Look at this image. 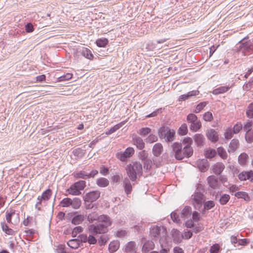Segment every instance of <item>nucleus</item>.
Listing matches in <instances>:
<instances>
[{
    "label": "nucleus",
    "instance_id": "obj_45",
    "mask_svg": "<svg viewBox=\"0 0 253 253\" xmlns=\"http://www.w3.org/2000/svg\"><path fill=\"white\" fill-rule=\"evenodd\" d=\"M230 199V196L228 194H224L220 196L219 199L220 204L222 205H226Z\"/></svg>",
    "mask_w": 253,
    "mask_h": 253
},
{
    "label": "nucleus",
    "instance_id": "obj_2",
    "mask_svg": "<svg viewBox=\"0 0 253 253\" xmlns=\"http://www.w3.org/2000/svg\"><path fill=\"white\" fill-rule=\"evenodd\" d=\"M248 37L242 39L238 43V46L236 47V51L241 52L244 56L253 57V39L248 40Z\"/></svg>",
    "mask_w": 253,
    "mask_h": 253
},
{
    "label": "nucleus",
    "instance_id": "obj_54",
    "mask_svg": "<svg viewBox=\"0 0 253 253\" xmlns=\"http://www.w3.org/2000/svg\"><path fill=\"white\" fill-rule=\"evenodd\" d=\"M205 210H210L211 209L213 208L215 204L213 201L209 200L207 202H205L203 204Z\"/></svg>",
    "mask_w": 253,
    "mask_h": 253
},
{
    "label": "nucleus",
    "instance_id": "obj_5",
    "mask_svg": "<svg viewBox=\"0 0 253 253\" xmlns=\"http://www.w3.org/2000/svg\"><path fill=\"white\" fill-rule=\"evenodd\" d=\"M171 147L174 158L177 160H182L185 158H189L192 156L191 154L188 155V154L185 152L186 149H183L181 143L178 142H174L171 144Z\"/></svg>",
    "mask_w": 253,
    "mask_h": 253
},
{
    "label": "nucleus",
    "instance_id": "obj_46",
    "mask_svg": "<svg viewBox=\"0 0 253 253\" xmlns=\"http://www.w3.org/2000/svg\"><path fill=\"white\" fill-rule=\"evenodd\" d=\"M188 132L187 125L183 123L178 129V133L180 135H185Z\"/></svg>",
    "mask_w": 253,
    "mask_h": 253
},
{
    "label": "nucleus",
    "instance_id": "obj_58",
    "mask_svg": "<svg viewBox=\"0 0 253 253\" xmlns=\"http://www.w3.org/2000/svg\"><path fill=\"white\" fill-rule=\"evenodd\" d=\"M220 247L218 244H213L210 247V253H218L220 251Z\"/></svg>",
    "mask_w": 253,
    "mask_h": 253
},
{
    "label": "nucleus",
    "instance_id": "obj_44",
    "mask_svg": "<svg viewBox=\"0 0 253 253\" xmlns=\"http://www.w3.org/2000/svg\"><path fill=\"white\" fill-rule=\"evenodd\" d=\"M123 125H124V123H121L118 124L112 127L110 129H108L105 132V134L106 135H110V134L114 133L116 130H117L120 128H121L123 126Z\"/></svg>",
    "mask_w": 253,
    "mask_h": 253
},
{
    "label": "nucleus",
    "instance_id": "obj_50",
    "mask_svg": "<svg viewBox=\"0 0 253 253\" xmlns=\"http://www.w3.org/2000/svg\"><path fill=\"white\" fill-rule=\"evenodd\" d=\"M247 116L250 119L253 118V102L250 103L246 110Z\"/></svg>",
    "mask_w": 253,
    "mask_h": 253
},
{
    "label": "nucleus",
    "instance_id": "obj_22",
    "mask_svg": "<svg viewBox=\"0 0 253 253\" xmlns=\"http://www.w3.org/2000/svg\"><path fill=\"white\" fill-rule=\"evenodd\" d=\"M192 208L190 206H185L180 212V218L185 220L191 216Z\"/></svg>",
    "mask_w": 253,
    "mask_h": 253
},
{
    "label": "nucleus",
    "instance_id": "obj_62",
    "mask_svg": "<svg viewBox=\"0 0 253 253\" xmlns=\"http://www.w3.org/2000/svg\"><path fill=\"white\" fill-rule=\"evenodd\" d=\"M68 246L72 248H77L78 247V240L76 239H71L67 243Z\"/></svg>",
    "mask_w": 253,
    "mask_h": 253
},
{
    "label": "nucleus",
    "instance_id": "obj_40",
    "mask_svg": "<svg viewBox=\"0 0 253 253\" xmlns=\"http://www.w3.org/2000/svg\"><path fill=\"white\" fill-rule=\"evenodd\" d=\"M109 40L107 38H100L98 39L95 43L97 46L100 47H105L108 44Z\"/></svg>",
    "mask_w": 253,
    "mask_h": 253
},
{
    "label": "nucleus",
    "instance_id": "obj_47",
    "mask_svg": "<svg viewBox=\"0 0 253 253\" xmlns=\"http://www.w3.org/2000/svg\"><path fill=\"white\" fill-rule=\"evenodd\" d=\"M170 217L174 222L177 224H180L181 223L179 217V214H178L176 211H174L170 213Z\"/></svg>",
    "mask_w": 253,
    "mask_h": 253
},
{
    "label": "nucleus",
    "instance_id": "obj_29",
    "mask_svg": "<svg viewBox=\"0 0 253 253\" xmlns=\"http://www.w3.org/2000/svg\"><path fill=\"white\" fill-rule=\"evenodd\" d=\"M1 227L3 232L9 235H14L15 232L10 228L5 221L1 222L0 223Z\"/></svg>",
    "mask_w": 253,
    "mask_h": 253
},
{
    "label": "nucleus",
    "instance_id": "obj_21",
    "mask_svg": "<svg viewBox=\"0 0 253 253\" xmlns=\"http://www.w3.org/2000/svg\"><path fill=\"white\" fill-rule=\"evenodd\" d=\"M225 169L224 165L220 162L216 163L212 166L213 172L217 175H220Z\"/></svg>",
    "mask_w": 253,
    "mask_h": 253
},
{
    "label": "nucleus",
    "instance_id": "obj_6",
    "mask_svg": "<svg viewBox=\"0 0 253 253\" xmlns=\"http://www.w3.org/2000/svg\"><path fill=\"white\" fill-rule=\"evenodd\" d=\"M86 186V182L83 180H79L72 184L70 187L66 189L67 194H64V196L72 195L74 196L81 194V191L83 190Z\"/></svg>",
    "mask_w": 253,
    "mask_h": 253
},
{
    "label": "nucleus",
    "instance_id": "obj_7",
    "mask_svg": "<svg viewBox=\"0 0 253 253\" xmlns=\"http://www.w3.org/2000/svg\"><path fill=\"white\" fill-rule=\"evenodd\" d=\"M65 218L69 221H71L73 224L77 225L84 221V216L83 214H79L76 211H72L68 213L66 215L64 212V219Z\"/></svg>",
    "mask_w": 253,
    "mask_h": 253
},
{
    "label": "nucleus",
    "instance_id": "obj_20",
    "mask_svg": "<svg viewBox=\"0 0 253 253\" xmlns=\"http://www.w3.org/2000/svg\"><path fill=\"white\" fill-rule=\"evenodd\" d=\"M161 227L157 225L152 226L150 229V233L154 240H157L161 233Z\"/></svg>",
    "mask_w": 253,
    "mask_h": 253
},
{
    "label": "nucleus",
    "instance_id": "obj_51",
    "mask_svg": "<svg viewBox=\"0 0 253 253\" xmlns=\"http://www.w3.org/2000/svg\"><path fill=\"white\" fill-rule=\"evenodd\" d=\"M187 121L188 123L192 124L198 120L197 116L193 113H190L187 116Z\"/></svg>",
    "mask_w": 253,
    "mask_h": 253
},
{
    "label": "nucleus",
    "instance_id": "obj_61",
    "mask_svg": "<svg viewBox=\"0 0 253 253\" xmlns=\"http://www.w3.org/2000/svg\"><path fill=\"white\" fill-rule=\"evenodd\" d=\"M54 246L56 247L55 251L56 253H63V245L62 244L55 243Z\"/></svg>",
    "mask_w": 253,
    "mask_h": 253
},
{
    "label": "nucleus",
    "instance_id": "obj_13",
    "mask_svg": "<svg viewBox=\"0 0 253 253\" xmlns=\"http://www.w3.org/2000/svg\"><path fill=\"white\" fill-rule=\"evenodd\" d=\"M100 192L98 190H93L86 193L84 196V202H94L100 196Z\"/></svg>",
    "mask_w": 253,
    "mask_h": 253
},
{
    "label": "nucleus",
    "instance_id": "obj_48",
    "mask_svg": "<svg viewBox=\"0 0 253 253\" xmlns=\"http://www.w3.org/2000/svg\"><path fill=\"white\" fill-rule=\"evenodd\" d=\"M36 25H34L33 23L28 22L25 24V30L27 33H32L35 29Z\"/></svg>",
    "mask_w": 253,
    "mask_h": 253
},
{
    "label": "nucleus",
    "instance_id": "obj_32",
    "mask_svg": "<svg viewBox=\"0 0 253 253\" xmlns=\"http://www.w3.org/2000/svg\"><path fill=\"white\" fill-rule=\"evenodd\" d=\"M136 250V244L133 241L129 242L126 246L125 252L126 253H135Z\"/></svg>",
    "mask_w": 253,
    "mask_h": 253
},
{
    "label": "nucleus",
    "instance_id": "obj_18",
    "mask_svg": "<svg viewBox=\"0 0 253 253\" xmlns=\"http://www.w3.org/2000/svg\"><path fill=\"white\" fill-rule=\"evenodd\" d=\"M206 136L212 142L215 143L218 141L219 137L217 132L214 129L211 128L207 130L206 132Z\"/></svg>",
    "mask_w": 253,
    "mask_h": 253
},
{
    "label": "nucleus",
    "instance_id": "obj_30",
    "mask_svg": "<svg viewBox=\"0 0 253 253\" xmlns=\"http://www.w3.org/2000/svg\"><path fill=\"white\" fill-rule=\"evenodd\" d=\"M133 144L139 150H142L145 147V143L143 139L138 136H135L132 138Z\"/></svg>",
    "mask_w": 253,
    "mask_h": 253
},
{
    "label": "nucleus",
    "instance_id": "obj_25",
    "mask_svg": "<svg viewBox=\"0 0 253 253\" xmlns=\"http://www.w3.org/2000/svg\"><path fill=\"white\" fill-rule=\"evenodd\" d=\"M198 167L202 172L206 171L209 167V163L206 159H202L198 162Z\"/></svg>",
    "mask_w": 253,
    "mask_h": 253
},
{
    "label": "nucleus",
    "instance_id": "obj_19",
    "mask_svg": "<svg viewBox=\"0 0 253 253\" xmlns=\"http://www.w3.org/2000/svg\"><path fill=\"white\" fill-rule=\"evenodd\" d=\"M207 181L210 187L212 189H217L219 186L218 178L214 175H210L207 178Z\"/></svg>",
    "mask_w": 253,
    "mask_h": 253
},
{
    "label": "nucleus",
    "instance_id": "obj_39",
    "mask_svg": "<svg viewBox=\"0 0 253 253\" xmlns=\"http://www.w3.org/2000/svg\"><path fill=\"white\" fill-rule=\"evenodd\" d=\"M74 177L76 178L88 179V172L85 170H81L74 173Z\"/></svg>",
    "mask_w": 253,
    "mask_h": 253
},
{
    "label": "nucleus",
    "instance_id": "obj_41",
    "mask_svg": "<svg viewBox=\"0 0 253 253\" xmlns=\"http://www.w3.org/2000/svg\"><path fill=\"white\" fill-rule=\"evenodd\" d=\"M218 156L223 160L227 158L228 155L226 150L223 147H219L216 150Z\"/></svg>",
    "mask_w": 253,
    "mask_h": 253
},
{
    "label": "nucleus",
    "instance_id": "obj_17",
    "mask_svg": "<svg viewBox=\"0 0 253 253\" xmlns=\"http://www.w3.org/2000/svg\"><path fill=\"white\" fill-rule=\"evenodd\" d=\"M75 115L74 113H69L64 114V127H70L75 123Z\"/></svg>",
    "mask_w": 253,
    "mask_h": 253
},
{
    "label": "nucleus",
    "instance_id": "obj_55",
    "mask_svg": "<svg viewBox=\"0 0 253 253\" xmlns=\"http://www.w3.org/2000/svg\"><path fill=\"white\" fill-rule=\"evenodd\" d=\"M143 163V168L146 169V170H149L151 169L152 166V161L150 159H147L142 162Z\"/></svg>",
    "mask_w": 253,
    "mask_h": 253
},
{
    "label": "nucleus",
    "instance_id": "obj_38",
    "mask_svg": "<svg viewBox=\"0 0 253 253\" xmlns=\"http://www.w3.org/2000/svg\"><path fill=\"white\" fill-rule=\"evenodd\" d=\"M189 127L190 130L193 132L199 130L202 127V124L200 120H198L195 122L191 124Z\"/></svg>",
    "mask_w": 253,
    "mask_h": 253
},
{
    "label": "nucleus",
    "instance_id": "obj_59",
    "mask_svg": "<svg viewBox=\"0 0 253 253\" xmlns=\"http://www.w3.org/2000/svg\"><path fill=\"white\" fill-rule=\"evenodd\" d=\"M203 119L206 122H211L213 120V116L212 113L208 111L203 115Z\"/></svg>",
    "mask_w": 253,
    "mask_h": 253
},
{
    "label": "nucleus",
    "instance_id": "obj_26",
    "mask_svg": "<svg viewBox=\"0 0 253 253\" xmlns=\"http://www.w3.org/2000/svg\"><path fill=\"white\" fill-rule=\"evenodd\" d=\"M193 138L198 147H201L204 145L205 138L203 134L197 133L194 135Z\"/></svg>",
    "mask_w": 253,
    "mask_h": 253
},
{
    "label": "nucleus",
    "instance_id": "obj_42",
    "mask_svg": "<svg viewBox=\"0 0 253 253\" xmlns=\"http://www.w3.org/2000/svg\"><path fill=\"white\" fill-rule=\"evenodd\" d=\"M248 158H249V156L246 153H241L238 157L239 163L241 165H245Z\"/></svg>",
    "mask_w": 253,
    "mask_h": 253
},
{
    "label": "nucleus",
    "instance_id": "obj_49",
    "mask_svg": "<svg viewBox=\"0 0 253 253\" xmlns=\"http://www.w3.org/2000/svg\"><path fill=\"white\" fill-rule=\"evenodd\" d=\"M141 150L138 153V158L143 162L148 159V154L145 150Z\"/></svg>",
    "mask_w": 253,
    "mask_h": 253
},
{
    "label": "nucleus",
    "instance_id": "obj_12",
    "mask_svg": "<svg viewBox=\"0 0 253 253\" xmlns=\"http://www.w3.org/2000/svg\"><path fill=\"white\" fill-rule=\"evenodd\" d=\"M134 153V149L131 147L127 148L124 152H118L116 154V157L122 162L127 161Z\"/></svg>",
    "mask_w": 253,
    "mask_h": 253
},
{
    "label": "nucleus",
    "instance_id": "obj_56",
    "mask_svg": "<svg viewBox=\"0 0 253 253\" xmlns=\"http://www.w3.org/2000/svg\"><path fill=\"white\" fill-rule=\"evenodd\" d=\"M118 243L116 242H111L109 245V250L111 253H114L118 249Z\"/></svg>",
    "mask_w": 253,
    "mask_h": 253
},
{
    "label": "nucleus",
    "instance_id": "obj_11",
    "mask_svg": "<svg viewBox=\"0 0 253 253\" xmlns=\"http://www.w3.org/2000/svg\"><path fill=\"white\" fill-rule=\"evenodd\" d=\"M196 223L195 221L190 217L189 219L185 222L184 225L187 228H192L193 232L195 234H197L204 230V226L203 224L201 223H198L197 224Z\"/></svg>",
    "mask_w": 253,
    "mask_h": 253
},
{
    "label": "nucleus",
    "instance_id": "obj_57",
    "mask_svg": "<svg viewBox=\"0 0 253 253\" xmlns=\"http://www.w3.org/2000/svg\"><path fill=\"white\" fill-rule=\"evenodd\" d=\"M151 129L147 127H142L139 129V134L142 136H145L150 133Z\"/></svg>",
    "mask_w": 253,
    "mask_h": 253
},
{
    "label": "nucleus",
    "instance_id": "obj_14",
    "mask_svg": "<svg viewBox=\"0 0 253 253\" xmlns=\"http://www.w3.org/2000/svg\"><path fill=\"white\" fill-rule=\"evenodd\" d=\"M193 139L190 137H185L182 140V145L183 144L184 145L183 149H186L185 152L188 154V155L190 154L192 155L193 154V149L191 147Z\"/></svg>",
    "mask_w": 253,
    "mask_h": 253
},
{
    "label": "nucleus",
    "instance_id": "obj_27",
    "mask_svg": "<svg viewBox=\"0 0 253 253\" xmlns=\"http://www.w3.org/2000/svg\"><path fill=\"white\" fill-rule=\"evenodd\" d=\"M199 93V91L198 90H192L188 92L187 93L185 94L181 95L178 98L179 101H183L190 97L196 96Z\"/></svg>",
    "mask_w": 253,
    "mask_h": 253
},
{
    "label": "nucleus",
    "instance_id": "obj_15",
    "mask_svg": "<svg viewBox=\"0 0 253 253\" xmlns=\"http://www.w3.org/2000/svg\"><path fill=\"white\" fill-rule=\"evenodd\" d=\"M24 232L26 233L27 238L25 239L29 242L35 241L38 239V232L34 229L25 228Z\"/></svg>",
    "mask_w": 253,
    "mask_h": 253
},
{
    "label": "nucleus",
    "instance_id": "obj_53",
    "mask_svg": "<svg viewBox=\"0 0 253 253\" xmlns=\"http://www.w3.org/2000/svg\"><path fill=\"white\" fill-rule=\"evenodd\" d=\"M243 125L241 122H237L234 126L232 129V131L234 133V134H237L239 133L241 130L243 128Z\"/></svg>",
    "mask_w": 253,
    "mask_h": 253
},
{
    "label": "nucleus",
    "instance_id": "obj_8",
    "mask_svg": "<svg viewBox=\"0 0 253 253\" xmlns=\"http://www.w3.org/2000/svg\"><path fill=\"white\" fill-rule=\"evenodd\" d=\"M5 218L7 222L14 225H17L20 222L19 213H16V211L10 209L5 212Z\"/></svg>",
    "mask_w": 253,
    "mask_h": 253
},
{
    "label": "nucleus",
    "instance_id": "obj_4",
    "mask_svg": "<svg viewBox=\"0 0 253 253\" xmlns=\"http://www.w3.org/2000/svg\"><path fill=\"white\" fill-rule=\"evenodd\" d=\"M158 135L166 142H171L175 139V131L168 126H163L158 129Z\"/></svg>",
    "mask_w": 253,
    "mask_h": 253
},
{
    "label": "nucleus",
    "instance_id": "obj_63",
    "mask_svg": "<svg viewBox=\"0 0 253 253\" xmlns=\"http://www.w3.org/2000/svg\"><path fill=\"white\" fill-rule=\"evenodd\" d=\"M193 230H188L187 231H184V233L182 235V238L186 240L190 239L193 236Z\"/></svg>",
    "mask_w": 253,
    "mask_h": 253
},
{
    "label": "nucleus",
    "instance_id": "obj_37",
    "mask_svg": "<svg viewBox=\"0 0 253 253\" xmlns=\"http://www.w3.org/2000/svg\"><path fill=\"white\" fill-rule=\"evenodd\" d=\"M230 87L229 86H220L217 88H215L212 91V94L214 95H218L221 93H223L227 91Z\"/></svg>",
    "mask_w": 253,
    "mask_h": 253
},
{
    "label": "nucleus",
    "instance_id": "obj_34",
    "mask_svg": "<svg viewBox=\"0 0 253 253\" xmlns=\"http://www.w3.org/2000/svg\"><path fill=\"white\" fill-rule=\"evenodd\" d=\"M81 52V54L83 56L89 60H91L94 58V55L92 53L91 50L86 47H83Z\"/></svg>",
    "mask_w": 253,
    "mask_h": 253
},
{
    "label": "nucleus",
    "instance_id": "obj_9",
    "mask_svg": "<svg viewBox=\"0 0 253 253\" xmlns=\"http://www.w3.org/2000/svg\"><path fill=\"white\" fill-rule=\"evenodd\" d=\"M204 194L201 192H195L192 196V202L196 210H200L204 202Z\"/></svg>",
    "mask_w": 253,
    "mask_h": 253
},
{
    "label": "nucleus",
    "instance_id": "obj_3",
    "mask_svg": "<svg viewBox=\"0 0 253 253\" xmlns=\"http://www.w3.org/2000/svg\"><path fill=\"white\" fill-rule=\"evenodd\" d=\"M126 169L127 175L132 182L135 181L137 176H141L143 172L142 166L138 162H131L126 166Z\"/></svg>",
    "mask_w": 253,
    "mask_h": 253
},
{
    "label": "nucleus",
    "instance_id": "obj_36",
    "mask_svg": "<svg viewBox=\"0 0 253 253\" xmlns=\"http://www.w3.org/2000/svg\"><path fill=\"white\" fill-rule=\"evenodd\" d=\"M96 184L101 187H106L109 184V180L104 177H100L96 180Z\"/></svg>",
    "mask_w": 253,
    "mask_h": 253
},
{
    "label": "nucleus",
    "instance_id": "obj_1",
    "mask_svg": "<svg viewBox=\"0 0 253 253\" xmlns=\"http://www.w3.org/2000/svg\"><path fill=\"white\" fill-rule=\"evenodd\" d=\"M87 220L89 222H93L95 220L99 222L96 225L91 224L88 226L89 231L94 234L106 233L108 231V227L112 224V221L108 215H98L96 212L89 213L87 216Z\"/></svg>",
    "mask_w": 253,
    "mask_h": 253
},
{
    "label": "nucleus",
    "instance_id": "obj_52",
    "mask_svg": "<svg viewBox=\"0 0 253 253\" xmlns=\"http://www.w3.org/2000/svg\"><path fill=\"white\" fill-rule=\"evenodd\" d=\"M245 139L248 143H251L253 142V130L246 131Z\"/></svg>",
    "mask_w": 253,
    "mask_h": 253
},
{
    "label": "nucleus",
    "instance_id": "obj_28",
    "mask_svg": "<svg viewBox=\"0 0 253 253\" xmlns=\"http://www.w3.org/2000/svg\"><path fill=\"white\" fill-rule=\"evenodd\" d=\"M234 195L238 199H242L247 202H250L251 200L249 194L244 191H238L234 193Z\"/></svg>",
    "mask_w": 253,
    "mask_h": 253
},
{
    "label": "nucleus",
    "instance_id": "obj_10",
    "mask_svg": "<svg viewBox=\"0 0 253 253\" xmlns=\"http://www.w3.org/2000/svg\"><path fill=\"white\" fill-rule=\"evenodd\" d=\"M82 205V201L79 198H74L73 199L70 198H64V208H71L74 210L79 209Z\"/></svg>",
    "mask_w": 253,
    "mask_h": 253
},
{
    "label": "nucleus",
    "instance_id": "obj_33",
    "mask_svg": "<svg viewBox=\"0 0 253 253\" xmlns=\"http://www.w3.org/2000/svg\"><path fill=\"white\" fill-rule=\"evenodd\" d=\"M52 195V191L50 189H47L45 190L41 196L38 197V199H41L44 203L48 201Z\"/></svg>",
    "mask_w": 253,
    "mask_h": 253
},
{
    "label": "nucleus",
    "instance_id": "obj_16",
    "mask_svg": "<svg viewBox=\"0 0 253 253\" xmlns=\"http://www.w3.org/2000/svg\"><path fill=\"white\" fill-rule=\"evenodd\" d=\"M141 244H143L142 251L143 253H147L152 250L154 247V243L151 241H147L145 238L141 239Z\"/></svg>",
    "mask_w": 253,
    "mask_h": 253
},
{
    "label": "nucleus",
    "instance_id": "obj_43",
    "mask_svg": "<svg viewBox=\"0 0 253 253\" xmlns=\"http://www.w3.org/2000/svg\"><path fill=\"white\" fill-rule=\"evenodd\" d=\"M208 104V101H203L199 103L196 105L194 112L195 113H199L204 108V107L206 106Z\"/></svg>",
    "mask_w": 253,
    "mask_h": 253
},
{
    "label": "nucleus",
    "instance_id": "obj_24",
    "mask_svg": "<svg viewBox=\"0 0 253 253\" xmlns=\"http://www.w3.org/2000/svg\"><path fill=\"white\" fill-rule=\"evenodd\" d=\"M130 180L127 177L125 178L123 180V186L127 196L131 193L132 189Z\"/></svg>",
    "mask_w": 253,
    "mask_h": 253
},
{
    "label": "nucleus",
    "instance_id": "obj_64",
    "mask_svg": "<svg viewBox=\"0 0 253 253\" xmlns=\"http://www.w3.org/2000/svg\"><path fill=\"white\" fill-rule=\"evenodd\" d=\"M146 142H147L153 143L158 140V137L155 134H150L148 136V137L146 138Z\"/></svg>",
    "mask_w": 253,
    "mask_h": 253
},
{
    "label": "nucleus",
    "instance_id": "obj_35",
    "mask_svg": "<svg viewBox=\"0 0 253 253\" xmlns=\"http://www.w3.org/2000/svg\"><path fill=\"white\" fill-rule=\"evenodd\" d=\"M205 155L207 159H211L217 155V152L215 149L209 147L205 150Z\"/></svg>",
    "mask_w": 253,
    "mask_h": 253
},
{
    "label": "nucleus",
    "instance_id": "obj_31",
    "mask_svg": "<svg viewBox=\"0 0 253 253\" xmlns=\"http://www.w3.org/2000/svg\"><path fill=\"white\" fill-rule=\"evenodd\" d=\"M239 146V141L238 139H233L230 142L228 152L229 153H233L238 148Z\"/></svg>",
    "mask_w": 253,
    "mask_h": 253
},
{
    "label": "nucleus",
    "instance_id": "obj_60",
    "mask_svg": "<svg viewBox=\"0 0 253 253\" xmlns=\"http://www.w3.org/2000/svg\"><path fill=\"white\" fill-rule=\"evenodd\" d=\"M253 125V121L251 120H248V121L245 124L243 128L246 131L253 130L251 129V127Z\"/></svg>",
    "mask_w": 253,
    "mask_h": 253
},
{
    "label": "nucleus",
    "instance_id": "obj_23",
    "mask_svg": "<svg viewBox=\"0 0 253 253\" xmlns=\"http://www.w3.org/2000/svg\"><path fill=\"white\" fill-rule=\"evenodd\" d=\"M163 152V146L160 143H156L153 147L152 153L155 157H159Z\"/></svg>",
    "mask_w": 253,
    "mask_h": 253
}]
</instances>
